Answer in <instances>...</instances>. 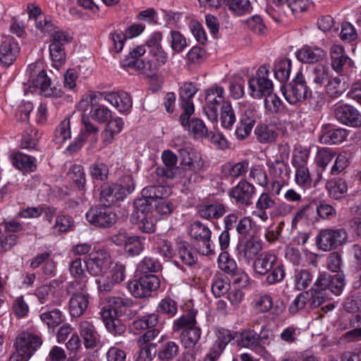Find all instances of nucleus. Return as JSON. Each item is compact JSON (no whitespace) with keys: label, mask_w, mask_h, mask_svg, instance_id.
Instances as JSON below:
<instances>
[{"label":"nucleus","mask_w":361,"mask_h":361,"mask_svg":"<svg viewBox=\"0 0 361 361\" xmlns=\"http://www.w3.org/2000/svg\"><path fill=\"white\" fill-rule=\"evenodd\" d=\"M330 77L329 68L323 65L318 64L312 70L311 78L317 85H324Z\"/></svg>","instance_id":"4d7b16f0"},{"label":"nucleus","mask_w":361,"mask_h":361,"mask_svg":"<svg viewBox=\"0 0 361 361\" xmlns=\"http://www.w3.org/2000/svg\"><path fill=\"white\" fill-rule=\"evenodd\" d=\"M238 345L243 348H255L257 346V332L253 329L244 330L236 334Z\"/></svg>","instance_id":"a18cd8bd"},{"label":"nucleus","mask_w":361,"mask_h":361,"mask_svg":"<svg viewBox=\"0 0 361 361\" xmlns=\"http://www.w3.org/2000/svg\"><path fill=\"white\" fill-rule=\"evenodd\" d=\"M128 289L135 298H142L150 295L141 276L137 280L130 281L128 283Z\"/></svg>","instance_id":"5fc2aeb1"},{"label":"nucleus","mask_w":361,"mask_h":361,"mask_svg":"<svg viewBox=\"0 0 361 361\" xmlns=\"http://www.w3.org/2000/svg\"><path fill=\"white\" fill-rule=\"evenodd\" d=\"M198 89L192 82H185L180 88L179 96L183 111L187 114H192L195 111L192 97Z\"/></svg>","instance_id":"393cba45"},{"label":"nucleus","mask_w":361,"mask_h":361,"mask_svg":"<svg viewBox=\"0 0 361 361\" xmlns=\"http://www.w3.org/2000/svg\"><path fill=\"white\" fill-rule=\"evenodd\" d=\"M269 68L267 65L261 66L257 72V77L249 79L248 84L253 97L260 98L272 92L273 83L268 78Z\"/></svg>","instance_id":"0eeeda50"},{"label":"nucleus","mask_w":361,"mask_h":361,"mask_svg":"<svg viewBox=\"0 0 361 361\" xmlns=\"http://www.w3.org/2000/svg\"><path fill=\"white\" fill-rule=\"evenodd\" d=\"M36 67L37 66L35 64L29 66V71H31L30 78L32 85L39 88L40 94L45 97H60L62 95V91L56 87H51V80L44 70H40L37 75L32 73L33 69Z\"/></svg>","instance_id":"1a4fd4ad"},{"label":"nucleus","mask_w":361,"mask_h":361,"mask_svg":"<svg viewBox=\"0 0 361 361\" xmlns=\"http://www.w3.org/2000/svg\"><path fill=\"white\" fill-rule=\"evenodd\" d=\"M90 294L85 291H78L69 300L68 309L72 317L78 318L83 315L90 304Z\"/></svg>","instance_id":"6ab92c4d"},{"label":"nucleus","mask_w":361,"mask_h":361,"mask_svg":"<svg viewBox=\"0 0 361 361\" xmlns=\"http://www.w3.org/2000/svg\"><path fill=\"white\" fill-rule=\"evenodd\" d=\"M71 138L70 121L64 120L55 130L54 141L58 145H61L66 140Z\"/></svg>","instance_id":"e2e57ef3"},{"label":"nucleus","mask_w":361,"mask_h":361,"mask_svg":"<svg viewBox=\"0 0 361 361\" xmlns=\"http://www.w3.org/2000/svg\"><path fill=\"white\" fill-rule=\"evenodd\" d=\"M325 51L317 47L304 46L296 52L297 59L302 63H313L322 60Z\"/></svg>","instance_id":"cd10ccee"},{"label":"nucleus","mask_w":361,"mask_h":361,"mask_svg":"<svg viewBox=\"0 0 361 361\" xmlns=\"http://www.w3.org/2000/svg\"><path fill=\"white\" fill-rule=\"evenodd\" d=\"M202 334L201 329L197 325L183 329L180 334V341L185 348H191L199 342Z\"/></svg>","instance_id":"f704fd0d"},{"label":"nucleus","mask_w":361,"mask_h":361,"mask_svg":"<svg viewBox=\"0 0 361 361\" xmlns=\"http://www.w3.org/2000/svg\"><path fill=\"white\" fill-rule=\"evenodd\" d=\"M171 47L174 54L181 53L188 46L185 37L178 31L171 30Z\"/></svg>","instance_id":"052dcab7"},{"label":"nucleus","mask_w":361,"mask_h":361,"mask_svg":"<svg viewBox=\"0 0 361 361\" xmlns=\"http://www.w3.org/2000/svg\"><path fill=\"white\" fill-rule=\"evenodd\" d=\"M68 176L76 185L78 190H83L86 183L85 173L81 165L74 164L71 166Z\"/></svg>","instance_id":"de8ad7c7"},{"label":"nucleus","mask_w":361,"mask_h":361,"mask_svg":"<svg viewBox=\"0 0 361 361\" xmlns=\"http://www.w3.org/2000/svg\"><path fill=\"white\" fill-rule=\"evenodd\" d=\"M291 61L285 59L276 62L274 67V76L280 82H286L290 76L291 71Z\"/></svg>","instance_id":"a19ab883"},{"label":"nucleus","mask_w":361,"mask_h":361,"mask_svg":"<svg viewBox=\"0 0 361 361\" xmlns=\"http://www.w3.org/2000/svg\"><path fill=\"white\" fill-rule=\"evenodd\" d=\"M161 159L165 167L158 169V173L167 178H173L176 176V167L178 158L171 150H164L161 155Z\"/></svg>","instance_id":"c756f323"},{"label":"nucleus","mask_w":361,"mask_h":361,"mask_svg":"<svg viewBox=\"0 0 361 361\" xmlns=\"http://www.w3.org/2000/svg\"><path fill=\"white\" fill-rule=\"evenodd\" d=\"M266 282L269 285H273L281 282L285 277L286 271L283 264H276L272 269L267 274Z\"/></svg>","instance_id":"69168bd1"},{"label":"nucleus","mask_w":361,"mask_h":361,"mask_svg":"<svg viewBox=\"0 0 361 361\" xmlns=\"http://www.w3.org/2000/svg\"><path fill=\"white\" fill-rule=\"evenodd\" d=\"M82 122L84 125V128L81 130L80 135L75 141L67 148V150L71 153L75 152L80 149L89 135H92L94 140H97L95 135H97L99 128L90 121L88 117L83 116Z\"/></svg>","instance_id":"4be33fe9"},{"label":"nucleus","mask_w":361,"mask_h":361,"mask_svg":"<svg viewBox=\"0 0 361 361\" xmlns=\"http://www.w3.org/2000/svg\"><path fill=\"white\" fill-rule=\"evenodd\" d=\"M125 65L128 69H131L142 74L148 78H155L157 75L159 66L152 60L133 61L132 62L125 61Z\"/></svg>","instance_id":"b1692460"},{"label":"nucleus","mask_w":361,"mask_h":361,"mask_svg":"<svg viewBox=\"0 0 361 361\" xmlns=\"http://www.w3.org/2000/svg\"><path fill=\"white\" fill-rule=\"evenodd\" d=\"M229 9L235 14L242 16L249 13L252 10V6L249 0H224Z\"/></svg>","instance_id":"13d9d810"},{"label":"nucleus","mask_w":361,"mask_h":361,"mask_svg":"<svg viewBox=\"0 0 361 361\" xmlns=\"http://www.w3.org/2000/svg\"><path fill=\"white\" fill-rule=\"evenodd\" d=\"M277 257L267 252L261 253L255 260L253 267L255 272L259 275H266L277 264Z\"/></svg>","instance_id":"bb28decb"},{"label":"nucleus","mask_w":361,"mask_h":361,"mask_svg":"<svg viewBox=\"0 0 361 361\" xmlns=\"http://www.w3.org/2000/svg\"><path fill=\"white\" fill-rule=\"evenodd\" d=\"M324 86L326 92L332 98H336L341 95L348 87L344 75L335 78L330 77Z\"/></svg>","instance_id":"473e14b6"},{"label":"nucleus","mask_w":361,"mask_h":361,"mask_svg":"<svg viewBox=\"0 0 361 361\" xmlns=\"http://www.w3.org/2000/svg\"><path fill=\"white\" fill-rule=\"evenodd\" d=\"M293 165L296 167L295 180L299 185L306 186L310 185L311 180L308 169L306 167L305 161L299 164L297 159L293 161Z\"/></svg>","instance_id":"603ef678"},{"label":"nucleus","mask_w":361,"mask_h":361,"mask_svg":"<svg viewBox=\"0 0 361 361\" xmlns=\"http://www.w3.org/2000/svg\"><path fill=\"white\" fill-rule=\"evenodd\" d=\"M197 212L201 218L218 219L226 212V206L218 200L207 201L198 205Z\"/></svg>","instance_id":"a211bd4d"},{"label":"nucleus","mask_w":361,"mask_h":361,"mask_svg":"<svg viewBox=\"0 0 361 361\" xmlns=\"http://www.w3.org/2000/svg\"><path fill=\"white\" fill-rule=\"evenodd\" d=\"M91 118L99 123H104L111 118V111L104 105L99 104L97 101L92 104L90 111Z\"/></svg>","instance_id":"79ce46f5"},{"label":"nucleus","mask_w":361,"mask_h":361,"mask_svg":"<svg viewBox=\"0 0 361 361\" xmlns=\"http://www.w3.org/2000/svg\"><path fill=\"white\" fill-rule=\"evenodd\" d=\"M109 206H96L91 207L86 213V219L92 225L98 228H110L116 221V214Z\"/></svg>","instance_id":"6e6552de"},{"label":"nucleus","mask_w":361,"mask_h":361,"mask_svg":"<svg viewBox=\"0 0 361 361\" xmlns=\"http://www.w3.org/2000/svg\"><path fill=\"white\" fill-rule=\"evenodd\" d=\"M255 135L260 143H272L275 142L278 135L274 126L264 123L257 126Z\"/></svg>","instance_id":"72a5a7b5"},{"label":"nucleus","mask_w":361,"mask_h":361,"mask_svg":"<svg viewBox=\"0 0 361 361\" xmlns=\"http://www.w3.org/2000/svg\"><path fill=\"white\" fill-rule=\"evenodd\" d=\"M348 239V234L343 228L322 229L316 238L317 245L323 251H330L343 245Z\"/></svg>","instance_id":"39448f33"},{"label":"nucleus","mask_w":361,"mask_h":361,"mask_svg":"<svg viewBox=\"0 0 361 361\" xmlns=\"http://www.w3.org/2000/svg\"><path fill=\"white\" fill-rule=\"evenodd\" d=\"M189 234L196 240L195 246L200 254L209 255L212 253L210 243L212 232L206 225L200 221H195L190 227Z\"/></svg>","instance_id":"423d86ee"},{"label":"nucleus","mask_w":361,"mask_h":361,"mask_svg":"<svg viewBox=\"0 0 361 361\" xmlns=\"http://www.w3.org/2000/svg\"><path fill=\"white\" fill-rule=\"evenodd\" d=\"M154 249L164 258H172L175 255L172 243L169 240L157 238L154 241Z\"/></svg>","instance_id":"6e6d98bb"},{"label":"nucleus","mask_w":361,"mask_h":361,"mask_svg":"<svg viewBox=\"0 0 361 361\" xmlns=\"http://www.w3.org/2000/svg\"><path fill=\"white\" fill-rule=\"evenodd\" d=\"M104 99L114 106L120 112L128 111L132 107L131 98L125 92L107 93Z\"/></svg>","instance_id":"c85d7f7f"},{"label":"nucleus","mask_w":361,"mask_h":361,"mask_svg":"<svg viewBox=\"0 0 361 361\" xmlns=\"http://www.w3.org/2000/svg\"><path fill=\"white\" fill-rule=\"evenodd\" d=\"M158 322L159 315L152 313L134 320L133 326L136 330L152 329L156 328Z\"/></svg>","instance_id":"49530a36"},{"label":"nucleus","mask_w":361,"mask_h":361,"mask_svg":"<svg viewBox=\"0 0 361 361\" xmlns=\"http://www.w3.org/2000/svg\"><path fill=\"white\" fill-rule=\"evenodd\" d=\"M255 194V186L244 179L241 180L228 191L229 197L233 199L237 204H242L246 207L252 204Z\"/></svg>","instance_id":"2eb2a0df"},{"label":"nucleus","mask_w":361,"mask_h":361,"mask_svg":"<svg viewBox=\"0 0 361 361\" xmlns=\"http://www.w3.org/2000/svg\"><path fill=\"white\" fill-rule=\"evenodd\" d=\"M261 250V243L253 238L240 242L237 246L238 257L247 263L252 260Z\"/></svg>","instance_id":"5701e85b"},{"label":"nucleus","mask_w":361,"mask_h":361,"mask_svg":"<svg viewBox=\"0 0 361 361\" xmlns=\"http://www.w3.org/2000/svg\"><path fill=\"white\" fill-rule=\"evenodd\" d=\"M353 329L345 333V337L350 341H361V315H355L350 322Z\"/></svg>","instance_id":"680f3d73"},{"label":"nucleus","mask_w":361,"mask_h":361,"mask_svg":"<svg viewBox=\"0 0 361 361\" xmlns=\"http://www.w3.org/2000/svg\"><path fill=\"white\" fill-rule=\"evenodd\" d=\"M347 136V130L341 128H334L331 124H326L322 126L319 140L322 144L337 145L345 141Z\"/></svg>","instance_id":"f3484780"},{"label":"nucleus","mask_w":361,"mask_h":361,"mask_svg":"<svg viewBox=\"0 0 361 361\" xmlns=\"http://www.w3.org/2000/svg\"><path fill=\"white\" fill-rule=\"evenodd\" d=\"M327 188L329 195L334 200H340L343 197L348 191L346 182L343 179H338L328 183Z\"/></svg>","instance_id":"09e8293b"},{"label":"nucleus","mask_w":361,"mask_h":361,"mask_svg":"<svg viewBox=\"0 0 361 361\" xmlns=\"http://www.w3.org/2000/svg\"><path fill=\"white\" fill-rule=\"evenodd\" d=\"M12 164L18 169L23 173H29L35 171V159L33 157L18 152L12 157Z\"/></svg>","instance_id":"7c9ffc66"},{"label":"nucleus","mask_w":361,"mask_h":361,"mask_svg":"<svg viewBox=\"0 0 361 361\" xmlns=\"http://www.w3.org/2000/svg\"><path fill=\"white\" fill-rule=\"evenodd\" d=\"M218 265L221 271L230 276L235 274V271L236 272L238 269L235 261L231 258L226 252H223L219 255Z\"/></svg>","instance_id":"864d4df0"},{"label":"nucleus","mask_w":361,"mask_h":361,"mask_svg":"<svg viewBox=\"0 0 361 361\" xmlns=\"http://www.w3.org/2000/svg\"><path fill=\"white\" fill-rule=\"evenodd\" d=\"M41 133L34 128L29 127L23 134L21 147L25 149H33L37 145Z\"/></svg>","instance_id":"8fccbe9b"},{"label":"nucleus","mask_w":361,"mask_h":361,"mask_svg":"<svg viewBox=\"0 0 361 361\" xmlns=\"http://www.w3.org/2000/svg\"><path fill=\"white\" fill-rule=\"evenodd\" d=\"M162 35L159 32L152 34L150 38L147 41L146 45L149 48V54L155 58V62L159 66H164L169 59L168 54L164 50L161 42Z\"/></svg>","instance_id":"aec40b11"},{"label":"nucleus","mask_w":361,"mask_h":361,"mask_svg":"<svg viewBox=\"0 0 361 361\" xmlns=\"http://www.w3.org/2000/svg\"><path fill=\"white\" fill-rule=\"evenodd\" d=\"M42 344L40 336L28 331H23L16 336L13 345L15 350L31 357Z\"/></svg>","instance_id":"ddd939ff"},{"label":"nucleus","mask_w":361,"mask_h":361,"mask_svg":"<svg viewBox=\"0 0 361 361\" xmlns=\"http://www.w3.org/2000/svg\"><path fill=\"white\" fill-rule=\"evenodd\" d=\"M180 164L195 174L205 170V161L202 156L194 149L184 146L178 149Z\"/></svg>","instance_id":"9d476101"},{"label":"nucleus","mask_w":361,"mask_h":361,"mask_svg":"<svg viewBox=\"0 0 361 361\" xmlns=\"http://www.w3.org/2000/svg\"><path fill=\"white\" fill-rule=\"evenodd\" d=\"M111 264V259L108 252L104 250L92 252L85 261L87 271L94 276L105 273Z\"/></svg>","instance_id":"9b49d317"},{"label":"nucleus","mask_w":361,"mask_h":361,"mask_svg":"<svg viewBox=\"0 0 361 361\" xmlns=\"http://www.w3.org/2000/svg\"><path fill=\"white\" fill-rule=\"evenodd\" d=\"M161 265L151 257H145L137 265V273L141 275L152 274L160 269Z\"/></svg>","instance_id":"3c124183"},{"label":"nucleus","mask_w":361,"mask_h":361,"mask_svg":"<svg viewBox=\"0 0 361 361\" xmlns=\"http://www.w3.org/2000/svg\"><path fill=\"white\" fill-rule=\"evenodd\" d=\"M180 347L177 343L168 341L161 345L157 357L161 361H172L179 353Z\"/></svg>","instance_id":"c9c22d12"},{"label":"nucleus","mask_w":361,"mask_h":361,"mask_svg":"<svg viewBox=\"0 0 361 361\" xmlns=\"http://www.w3.org/2000/svg\"><path fill=\"white\" fill-rule=\"evenodd\" d=\"M192 114H187L183 111L180 116V121L183 126L188 127V131L195 138L209 137V130L204 121L197 118L190 119Z\"/></svg>","instance_id":"dca6fc26"},{"label":"nucleus","mask_w":361,"mask_h":361,"mask_svg":"<svg viewBox=\"0 0 361 361\" xmlns=\"http://www.w3.org/2000/svg\"><path fill=\"white\" fill-rule=\"evenodd\" d=\"M49 37V55L54 63V66L57 68L65 62V46L71 42L72 37L68 32L59 27H57Z\"/></svg>","instance_id":"f03ea898"},{"label":"nucleus","mask_w":361,"mask_h":361,"mask_svg":"<svg viewBox=\"0 0 361 361\" xmlns=\"http://www.w3.org/2000/svg\"><path fill=\"white\" fill-rule=\"evenodd\" d=\"M80 334L87 348L95 347L97 341V334L92 323L87 321L81 322L80 324Z\"/></svg>","instance_id":"2f4dec72"},{"label":"nucleus","mask_w":361,"mask_h":361,"mask_svg":"<svg viewBox=\"0 0 361 361\" xmlns=\"http://www.w3.org/2000/svg\"><path fill=\"white\" fill-rule=\"evenodd\" d=\"M177 303L171 298L162 299L157 309V311L161 314H165L169 317H173L177 313Z\"/></svg>","instance_id":"774afa93"},{"label":"nucleus","mask_w":361,"mask_h":361,"mask_svg":"<svg viewBox=\"0 0 361 361\" xmlns=\"http://www.w3.org/2000/svg\"><path fill=\"white\" fill-rule=\"evenodd\" d=\"M20 52V47L14 39L8 38L0 45V63L5 66H11Z\"/></svg>","instance_id":"412c9836"},{"label":"nucleus","mask_w":361,"mask_h":361,"mask_svg":"<svg viewBox=\"0 0 361 361\" xmlns=\"http://www.w3.org/2000/svg\"><path fill=\"white\" fill-rule=\"evenodd\" d=\"M130 219L131 223L137 225L138 229L143 233H151L155 231L151 202L145 199L137 198L135 200L134 209Z\"/></svg>","instance_id":"f257e3e1"},{"label":"nucleus","mask_w":361,"mask_h":361,"mask_svg":"<svg viewBox=\"0 0 361 361\" xmlns=\"http://www.w3.org/2000/svg\"><path fill=\"white\" fill-rule=\"evenodd\" d=\"M225 101V90L222 87L214 85L205 91V104L203 111L207 118L212 122H217L218 109Z\"/></svg>","instance_id":"20e7f679"},{"label":"nucleus","mask_w":361,"mask_h":361,"mask_svg":"<svg viewBox=\"0 0 361 361\" xmlns=\"http://www.w3.org/2000/svg\"><path fill=\"white\" fill-rule=\"evenodd\" d=\"M196 314L197 311L190 310L175 319L173 323V331L176 332L180 329L183 330L196 326Z\"/></svg>","instance_id":"58836bf2"},{"label":"nucleus","mask_w":361,"mask_h":361,"mask_svg":"<svg viewBox=\"0 0 361 361\" xmlns=\"http://www.w3.org/2000/svg\"><path fill=\"white\" fill-rule=\"evenodd\" d=\"M122 192L119 191L116 183L103 184L101 186L100 202L104 206H111L118 201L123 200Z\"/></svg>","instance_id":"a878e982"},{"label":"nucleus","mask_w":361,"mask_h":361,"mask_svg":"<svg viewBox=\"0 0 361 361\" xmlns=\"http://www.w3.org/2000/svg\"><path fill=\"white\" fill-rule=\"evenodd\" d=\"M39 317L49 328H54L61 324L64 320V316L59 309L43 312Z\"/></svg>","instance_id":"c03bdc74"},{"label":"nucleus","mask_w":361,"mask_h":361,"mask_svg":"<svg viewBox=\"0 0 361 361\" xmlns=\"http://www.w3.org/2000/svg\"><path fill=\"white\" fill-rule=\"evenodd\" d=\"M335 156L336 152L334 150L328 148H321L317 151L315 157L316 164L323 171Z\"/></svg>","instance_id":"bf43d9fd"},{"label":"nucleus","mask_w":361,"mask_h":361,"mask_svg":"<svg viewBox=\"0 0 361 361\" xmlns=\"http://www.w3.org/2000/svg\"><path fill=\"white\" fill-rule=\"evenodd\" d=\"M145 237L140 235H130L124 247V250L128 256H137L145 250Z\"/></svg>","instance_id":"4c0bfd02"},{"label":"nucleus","mask_w":361,"mask_h":361,"mask_svg":"<svg viewBox=\"0 0 361 361\" xmlns=\"http://www.w3.org/2000/svg\"><path fill=\"white\" fill-rule=\"evenodd\" d=\"M177 255L181 262L187 266H192L197 260V255L189 247L188 244L185 242H179L177 245Z\"/></svg>","instance_id":"ea45409f"},{"label":"nucleus","mask_w":361,"mask_h":361,"mask_svg":"<svg viewBox=\"0 0 361 361\" xmlns=\"http://www.w3.org/2000/svg\"><path fill=\"white\" fill-rule=\"evenodd\" d=\"M220 121L223 128L231 129L236 122V114L231 102H224L220 109Z\"/></svg>","instance_id":"e433bc0d"},{"label":"nucleus","mask_w":361,"mask_h":361,"mask_svg":"<svg viewBox=\"0 0 361 361\" xmlns=\"http://www.w3.org/2000/svg\"><path fill=\"white\" fill-rule=\"evenodd\" d=\"M123 314L121 310L103 308L101 316L107 331L114 336H121L126 331V326L119 318Z\"/></svg>","instance_id":"f8f14e48"},{"label":"nucleus","mask_w":361,"mask_h":361,"mask_svg":"<svg viewBox=\"0 0 361 361\" xmlns=\"http://www.w3.org/2000/svg\"><path fill=\"white\" fill-rule=\"evenodd\" d=\"M107 122L104 133V142L109 144L111 142L115 135L121 133L124 123L121 118H116L111 121L109 120Z\"/></svg>","instance_id":"37998d69"},{"label":"nucleus","mask_w":361,"mask_h":361,"mask_svg":"<svg viewBox=\"0 0 361 361\" xmlns=\"http://www.w3.org/2000/svg\"><path fill=\"white\" fill-rule=\"evenodd\" d=\"M334 114L340 123L352 128H361V113L355 106L341 104L334 108Z\"/></svg>","instance_id":"4468645a"},{"label":"nucleus","mask_w":361,"mask_h":361,"mask_svg":"<svg viewBox=\"0 0 361 361\" xmlns=\"http://www.w3.org/2000/svg\"><path fill=\"white\" fill-rule=\"evenodd\" d=\"M109 167L102 162H96L90 167V176L93 179L106 180L109 176Z\"/></svg>","instance_id":"0e129e2a"},{"label":"nucleus","mask_w":361,"mask_h":361,"mask_svg":"<svg viewBox=\"0 0 361 361\" xmlns=\"http://www.w3.org/2000/svg\"><path fill=\"white\" fill-rule=\"evenodd\" d=\"M35 295L41 304L51 303L54 298L53 288L49 285H43L35 290Z\"/></svg>","instance_id":"338daca9"},{"label":"nucleus","mask_w":361,"mask_h":361,"mask_svg":"<svg viewBox=\"0 0 361 361\" xmlns=\"http://www.w3.org/2000/svg\"><path fill=\"white\" fill-rule=\"evenodd\" d=\"M281 90L286 101L290 104L305 101L311 94L301 73H298L289 84L281 86Z\"/></svg>","instance_id":"7ed1b4c3"}]
</instances>
